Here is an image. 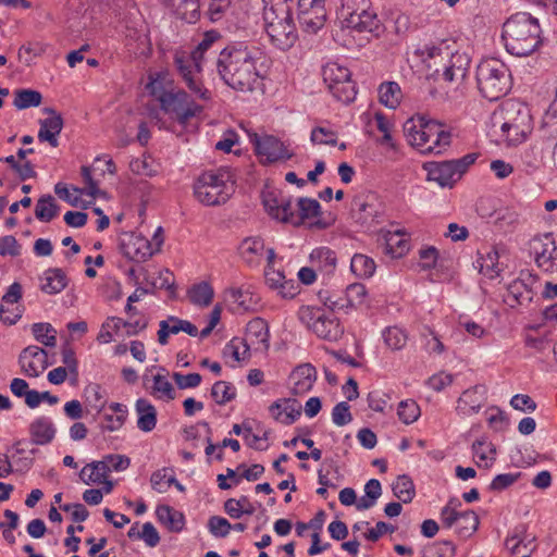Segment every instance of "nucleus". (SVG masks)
<instances>
[{
	"label": "nucleus",
	"instance_id": "nucleus-1",
	"mask_svg": "<svg viewBox=\"0 0 557 557\" xmlns=\"http://www.w3.org/2000/svg\"><path fill=\"white\" fill-rule=\"evenodd\" d=\"M216 67L227 86L238 91H252L264 76L267 55L253 44L235 41L220 52Z\"/></svg>",
	"mask_w": 557,
	"mask_h": 557
},
{
	"label": "nucleus",
	"instance_id": "nucleus-2",
	"mask_svg": "<svg viewBox=\"0 0 557 557\" xmlns=\"http://www.w3.org/2000/svg\"><path fill=\"white\" fill-rule=\"evenodd\" d=\"M502 38L510 54L516 57L532 54L542 44L537 18L525 12L511 15L504 23Z\"/></svg>",
	"mask_w": 557,
	"mask_h": 557
},
{
	"label": "nucleus",
	"instance_id": "nucleus-3",
	"mask_svg": "<svg viewBox=\"0 0 557 557\" xmlns=\"http://www.w3.org/2000/svg\"><path fill=\"white\" fill-rule=\"evenodd\" d=\"M407 141L422 153L438 154L451 144V133L446 126L424 115L408 119L404 124Z\"/></svg>",
	"mask_w": 557,
	"mask_h": 557
},
{
	"label": "nucleus",
	"instance_id": "nucleus-4",
	"mask_svg": "<svg viewBox=\"0 0 557 557\" xmlns=\"http://www.w3.org/2000/svg\"><path fill=\"white\" fill-rule=\"evenodd\" d=\"M420 55L426 67L433 70L431 76L435 81L461 82L468 72L470 60L466 53L453 52L445 42L438 46H425Z\"/></svg>",
	"mask_w": 557,
	"mask_h": 557
},
{
	"label": "nucleus",
	"instance_id": "nucleus-5",
	"mask_svg": "<svg viewBox=\"0 0 557 557\" xmlns=\"http://www.w3.org/2000/svg\"><path fill=\"white\" fill-rule=\"evenodd\" d=\"M263 20L265 32L271 41L281 50L294 46L298 36L287 0H263Z\"/></svg>",
	"mask_w": 557,
	"mask_h": 557
},
{
	"label": "nucleus",
	"instance_id": "nucleus-6",
	"mask_svg": "<svg viewBox=\"0 0 557 557\" xmlns=\"http://www.w3.org/2000/svg\"><path fill=\"white\" fill-rule=\"evenodd\" d=\"M235 183L233 172L226 166H221L200 174L194 185V194L205 206H219L230 199Z\"/></svg>",
	"mask_w": 557,
	"mask_h": 557
},
{
	"label": "nucleus",
	"instance_id": "nucleus-7",
	"mask_svg": "<svg viewBox=\"0 0 557 557\" xmlns=\"http://www.w3.org/2000/svg\"><path fill=\"white\" fill-rule=\"evenodd\" d=\"M476 83L482 96L496 101L511 88V75L506 64L496 58L482 60L476 67Z\"/></svg>",
	"mask_w": 557,
	"mask_h": 557
},
{
	"label": "nucleus",
	"instance_id": "nucleus-8",
	"mask_svg": "<svg viewBox=\"0 0 557 557\" xmlns=\"http://www.w3.org/2000/svg\"><path fill=\"white\" fill-rule=\"evenodd\" d=\"M149 86L151 94L159 100L161 109L182 125H185L202 110V107L197 104L185 90H161L159 92L158 81H152Z\"/></svg>",
	"mask_w": 557,
	"mask_h": 557
},
{
	"label": "nucleus",
	"instance_id": "nucleus-9",
	"mask_svg": "<svg viewBox=\"0 0 557 557\" xmlns=\"http://www.w3.org/2000/svg\"><path fill=\"white\" fill-rule=\"evenodd\" d=\"M298 319L323 341L335 343L344 335V326L339 319L322 308L302 306L298 310Z\"/></svg>",
	"mask_w": 557,
	"mask_h": 557
},
{
	"label": "nucleus",
	"instance_id": "nucleus-10",
	"mask_svg": "<svg viewBox=\"0 0 557 557\" xmlns=\"http://www.w3.org/2000/svg\"><path fill=\"white\" fill-rule=\"evenodd\" d=\"M343 27L377 34L381 21L370 0H343L338 12Z\"/></svg>",
	"mask_w": 557,
	"mask_h": 557
},
{
	"label": "nucleus",
	"instance_id": "nucleus-11",
	"mask_svg": "<svg viewBox=\"0 0 557 557\" xmlns=\"http://www.w3.org/2000/svg\"><path fill=\"white\" fill-rule=\"evenodd\" d=\"M476 159V153H468L459 159L428 162L424 169L429 181H434L442 187H453Z\"/></svg>",
	"mask_w": 557,
	"mask_h": 557
},
{
	"label": "nucleus",
	"instance_id": "nucleus-12",
	"mask_svg": "<svg viewBox=\"0 0 557 557\" xmlns=\"http://www.w3.org/2000/svg\"><path fill=\"white\" fill-rule=\"evenodd\" d=\"M322 76L329 90L338 101L349 103L355 100L356 85L351 81V73L347 67L330 62L323 66Z\"/></svg>",
	"mask_w": 557,
	"mask_h": 557
},
{
	"label": "nucleus",
	"instance_id": "nucleus-13",
	"mask_svg": "<svg viewBox=\"0 0 557 557\" xmlns=\"http://www.w3.org/2000/svg\"><path fill=\"white\" fill-rule=\"evenodd\" d=\"M174 65L191 95L203 101L211 99V91L205 87L201 81V67L187 57V51L175 52Z\"/></svg>",
	"mask_w": 557,
	"mask_h": 557
},
{
	"label": "nucleus",
	"instance_id": "nucleus-14",
	"mask_svg": "<svg viewBox=\"0 0 557 557\" xmlns=\"http://www.w3.org/2000/svg\"><path fill=\"white\" fill-rule=\"evenodd\" d=\"M250 141L263 164L289 160L294 156L283 141L272 135L259 136L255 133L250 135Z\"/></svg>",
	"mask_w": 557,
	"mask_h": 557
},
{
	"label": "nucleus",
	"instance_id": "nucleus-15",
	"mask_svg": "<svg viewBox=\"0 0 557 557\" xmlns=\"http://www.w3.org/2000/svg\"><path fill=\"white\" fill-rule=\"evenodd\" d=\"M298 20L308 34H317L326 22L325 0H299Z\"/></svg>",
	"mask_w": 557,
	"mask_h": 557
},
{
	"label": "nucleus",
	"instance_id": "nucleus-16",
	"mask_svg": "<svg viewBox=\"0 0 557 557\" xmlns=\"http://www.w3.org/2000/svg\"><path fill=\"white\" fill-rule=\"evenodd\" d=\"M532 249L540 269L547 273H557V245L553 234L534 238Z\"/></svg>",
	"mask_w": 557,
	"mask_h": 557
},
{
	"label": "nucleus",
	"instance_id": "nucleus-17",
	"mask_svg": "<svg viewBox=\"0 0 557 557\" xmlns=\"http://www.w3.org/2000/svg\"><path fill=\"white\" fill-rule=\"evenodd\" d=\"M505 547L515 557H529L536 548L535 536L529 534L527 525H516L505 540Z\"/></svg>",
	"mask_w": 557,
	"mask_h": 557
},
{
	"label": "nucleus",
	"instance_id": "nucleus-18",
	"mask_svg": "<svg viewBox=\"0 0 557 557\" xmlns=\"http://www.w3.org/2000/svg\"><path fill=\"white\" fill-rule=\"evenodd\" d=\"M351 213L357 223L368 227L381 224L384 220L381 205L373 198L364 200L356 197L351 203Z\"/></svg>",
	"mask_w": 557,
	"mask_h": 557
},
{
	"label": "nucleus",
	"instance_id": "nucleus-19",
	"mask_svg": "<svg viewBox=\"0 0 557 557\" xmlns=\"http://www.w3.org/2000/svg\"><path fill=\"white\" fill-rule=\"evenodd\" d=\"M536 282V276L529 272H521L520 277L508 285L506 301L511 307L515 305H528L533 300L534 290L532 284Z\"/></svg>",
	"mask_w": 557,
	"mask_h": 557
},
{
	"label": "nucleus",
	"instance_id": "nucleus-20",
	"mask_svg": "<svg viewBox=\"0 0 557 557\" xmlns=\"http://www.w3.org/2000/svg\"><path fill=\"white\" fill-rule=\"evenodd\" d=\"M18 362L27 376L37 377L48 367L47 352L38 346H28L20 354Z\"/></svg>",
	"mask_w": 557,
	"mask_h": 557
},
{
	"label": "nucleus",
	"instance_id": "nucleus-21",
	"mask_svg": "<svg viewBox=\"0 0 557 557\" xmlns=\"http://www.w3.org/2000/svg\"><path fill=\"white\" fill-rule=\"evenodd\" d=\"M172 15L194 24L200 18L199 0H158Z\"/></svg>",
	"mask_w": 557,
	"mask_h": 557
},
{
	"label": "nucleus",
	"instance_id": "nucleus-22",
	"mask_svg": "<svg viewBox=\"0 0 557 557\" xmlns=\"http://www.w3.org/2000/svg\"><path fill=\"white\" fill-rule=\"evenodd\" d=\"M122 253L129 260L143 262L150 258L154 250L151 243L139 235H129L121 243Z\"/></svg>",
	"mask_w": 557,
	"mask_h": 557
},
{
	"label": "nucleus",
	"instance_id": "nucleus-23",
	"mask_svg": "<svg viewBox=\"0 0 557 557\" xmlns=\"http://www.w3.org/2000/svg\"><path fill=\"white\" fill-rule=\"evenodd\" d=\"M302 407L294 398H281L274 401L269 411L271 417L285 425H290L301 416Z\"/></svg>",
	"mask_w": 557,
	"mask_h": 557
},
{
	"label": "nucleus",
	"instance_id": "nucleus-24",
	"mask_svg": "<svg viewBox=\"0 0 557 557\" xmlns=\"http://www.w3.org/2000/svg\"><path fill=\"white\" fill-rule=\"evenodd\" d=\"M317 380V370L310 363H304L296 367L290 375L289 381L292 383L290 392L295 396H302L311 391Z\"/></svg>",
	"mask_w": 557,
	"mask_h": 557
},
{
	"label": "nucleus",
	"instance_id": "nucleus-25",
	"mask_svg": "<svg viewBox=\"0 0 557 557\" xmlns=\"http://www.w3.org/2000/svg\"><path fill=\"white\" fill-rule=\"evenodd\" d=\"M55 428L48 417H39L29 424L30 442L35 445H48L55 436Z\"/></svg>",
	"mask_w": 557,
	"mask_h": 557
},
{
	"label": "nucleus",
	"instance_id": "nucleus-26",
	"mask_svg": "<svg viewBox=\"0 0 557 557\" xmlns=\"http://www.w3.org/2000/svg\"><path fill=\"white\" fill-rule=\"evenodd\" d=\"M40 289L48 295H55L66 288L69 278L65 272L60 268L47 269L41 277Z\"/></svg>",
	"mask_w": 557,
	"mask_h": 557
},
{
	"label": "nucleus",
	"instance_id": "nucleus-27",
	"mask_svg": "<svg viewBox=\"0 0 557 557\" xmlns=\"http://www.w3.org/2000/svg\"><path fill=\"white\" fill-rule=\"evenodd\" d=\"M135 410L138 416L137 428L143 432H150L157 424V409L146 398L136 400Z\"/></svg>",
	"mask_w": 557,
	"mask_h": 557
},
{
	"label": "nucleus",
	"instance_id": "nucleus-28",
	"mask_svg": "<svg viewBox=\"0 0 557 557\" xmlns=\"http://www.w3.org/2000/svg\"><path fill=\"white\" fill-rule=\"evenodd\" d=\"M310 262L318 271L330 275L335 271L337 258L331 248L319 247L310 253Z\"/></svg>",
	"mask_w": 557,
	"mask_h": 557
},
{
	"label": "nucleus",
	"instance_id": "nucleus-29",
	"mask_svg": "<svg viewBox=\"0 0 557 557\" xmlns=\"http://www.w3.org/2000/svg\"><path fill=\"white\" fill-rule=\"evenodd\" d=\"M40 128L38 132V139L40 141H47L51 147H58V136L63 128V119L61 115L50 116L40 120Z\"/></svg>",
	"mask_w": 557,
	"mask_h": 557
},
{
	"label": "nucleus",
	"instance_id": "nucleus-30",
	"mask_svg": "<svg viewBox=\"0 0 557 557\" xmlns=\"http://www.w3.org/2000/svg\"><path fill=\"white\" fill-rule=\"evenodd\" d=\"M480 386L465 391L458 399L457 411L463 417L479 412L483 404V397L480 395Z\"/></svg>",
	"mask_w": 557,
	"mask_h": 557
},
{
	"label": "nucleus",
	"instance_id": "nucleus-31",
	"mask_svg": "<svg viewBox=\"0 0 557 557\" xmlns=\"http://www.w3.org/2000/svg\"><path fill=\"white\" fill-rule=\"evenodd\" d=\"M263 251L264 242L261 237L258 236L245 238L239 246V252L245 262L249 265L258 264L259 257L262 256Z\"/></svg>",
	"mask_w": 557,
	"mask_h": 557
},
{
	"label": "nucleus",
	"instance_id": "nucleus-32",
	"mask_svg": "<svg viewBox=\"0 0 557 557\" xmlns=\"http://www.w3.org/2000/svg\"><path fill=\"white\" fill-rule=\"evenodd\" d=\"M109 473L104 459L86 465L79 472V478L85 484L102 483Z\"/></svg>",
	"mask_w": 557,
	"mask_h": 557
},
{
	"label": "nucleus",
	"instance_id": "nucleus-33",
	"mask_svg": "<svg viewBox=\"0 0 557 557\" xmlns=\"http://www.w3.org/2000/svg\"><path fill=\"white\" fill-rule=\"evenodd\" d=\"M228 299L234 304L237 311H252L258 305L259 298L248 289L231 288L228 290Z\"/></svg>",
	"mask_w": 557,
	"mask_h": 557
},
{
	"label": "nucleus",
	"instance_id": "nucleus-34",
	"mask_svg": "<svg viewBox=\"0 0 557 557\" xmlns=\"http://www.w3.org/2000/svg\"><path fill=\"white\" fill-rule=\"evenodd\" d=\"M403 98L400 86L396 82H385L379 87L380 102L389 109H396Z\"/></svg>",
	"mask_w": 557,
	"mask_h": 557
},
{
	"label": "nucleus",
	"instance_id": "nucleus-35",
	"mask_svg": "<svg viewBox=\"0 0 557 557\" xmlns=\"http://www.w3.org/2000/svg\"><path fill=\"white\" fill-rule=\"evenodd\" d=\"M502 114L504 120L503 124L530 123L528 108L518 102H506L503 107Z\"/></svg>",
	"mask_w": 557,
	"mask_h": 557
},
{
	"label": "nucleus",
	"instance_id": "nucleus-36",
	"mask_svg": "<svg viewBox=\"0 0 557 557\" xmlns=\"http://www.w3.org/2000/svg\"><path fill=\"white\" fill-rule=\"evenodd\" d=\"M60 211L59 205L51 195L41 196L36 203L35 216L41 222L52 221Z\"/></svg>",
	"mask_w": 557,
	"mask_h": 557
},
{
	"label": "nucleus",
	"instance_id": "nucleus-37",
	"mask_svg": "<svg viewBox=\"0 0 557 557\" xmlns=\"http://www.w3.org/2000/svg\"><path fill=\"white\" fill-rule=\"evenodd\" d=\"M188 298L191 304L200 307H208L213 299L214 292L208 282H200L188 289Z\"/></svg>",
	"mask_w": 557,
	"mask_h": 557
},
{
	"label": "nucleus",
	"instance_id": "nucleus-38",
	"mask_svg": "<svg viewBox=\"0 0 557 557\" xmlns=\"http://www.w3.org/2000/svg\"><path fill=\"white\" fill-rule=\"evenodd\" d=\"M297 226L304 224L306 220L321 215V206L317 199L301 197L297 201Z\"/></svg>",
	"mask_w": 557,
	"mask_h": 557
},
{
	"label": "nucleus",
	"instance_id": "nucleus-39",
	"mask_svg": "<svg viewBox=\"0 0 557 557\" xmlns=\"http://www.w3.org/2000/svg\"><path fill=\"white\" fill-rule=\"evenodd\" d=\"M392 491L394 496L404 504L410 503L416 495L414 484L406 474L397 476L396 481L392 484Z\"/></svg>",
	"mask_w": 557,
	"mask_h": 557
},
{
	"label": "nucleus",
	"instance_id": "nucleus-40",
	"mask_svg": "<svg viewBox=\"0 0 557 557\" xmlns=\"http://www.w3.org/2000/svg\"><path fill=\"white\" fill-rule=\"evenodd\" d=\"M224 511L233 519H239L243 515H252L255 507L247 496H240L238 499L228 498L224 502Z\"/></svg>",
	"mask_w": 557,
	"mask_h": 557
},
{
	"label": "nucleus",
	"instance_id": "nucleus-41",
	"mask_svg": "<svg viewBox=\"0 0 557 557\" xmlns=\"http://www.w3.org/2000/svg\"><path fill=\"white\" fill-rule=\"evenodd\" d=\"M350 270L358 277H370L375 271L373 259L362 253H356L350 261Z\"/></svg>",
	"mask_w": 557,
	"mask_h": 557
},
{
	"label": "nucleus",
	"instance_id": "nucleus-42",
	"mask_svg": "<svg viewBox=\"0 0 557 557\" xmlns=\"http://www.w3.org/2000/svg\"><path fill=\"white\" fill-rule=\"evenodd\" d=\"M42 96L39 91L34 89H18L15 91L13 106L17 110H24L30 107L40 106Z\"/></svg>",
	"mask_w": 557,
	"mask_h": 557
},
{
	"label": "nucleus",
	"instance_id": "nucleus-43",
	"mask_svg": "<svg viewBox=\"0 0 557 557\" xmlns=\"http://www.w3.org/2000/svg\"><path fill=\"white\" fill-rule=\"evenodd\" d=\"M500 129L508 144L518 145L530 132V123L502 124Z\"/></svg>",
	"mask_w": 557,
	"mask_h": 557
},
{
	"label": "nucleus",
	"instance_id": "nucleus-44",
	"mask_svg": "<svg viewBox=\"0 0 557 557\" xmlns=\"http://www.w3.org/2000/svg\"><path fill=\"white\" fill-rule=\"evenodd\" d=\"M157 515L159 520L169 524L172 531L178 532L184 527V516L168 505L159 506Z\"/></svg>",
	"mask_w": 557,
	"mask_h": 557
},
{
	"label": "nucleus",
	"instance_id": "nucleus-45",
	"mask_svg": "<svg viewBox=\"0 0 557 557\" xmlns=\"http://www.w3.org/2000/svg\"><path fill=\"white\" fill-rule=\"evenodd\" d=\"M366 296L367 288L363 284L354 283L348 285L344 296V301L347 310L363 305Z\"/></svg>",
	"mask_w": 557,
	"mask_h": 557
},
{
	"label": "nucleus",
	"instance_id": "nucleus-46",
	"mask_svg": "<svg viewBox=\"0 0 557 557\" xmlns=\"http://www.w3.org/2000/svg\"><path fill=\"white\" fill-rule=\"evenodd\" d=\"M384 250L392 258H400L409 250V244L399 234H388L385 238Z\"/></svg>",
	"mask_w": 557,
	"mask_h": 557
},
{
	"label": "nucleus",
	"instance_id": "nucleus-47",
	"mask_svg": "<svg viewBox=\"0 0 557 557\" xmlns=\"http://www.w3.org/2000/svg\"><path fill=\"white\" fill-rule=\"evenodd\" d=\"M211 397L218 405H225L236 397V389L228 382L218 381L211 388Z\"/></svg>",
	"mask_w": 557,
	"mask_h": 557
},
{
	"label": "nucleus",
	"instance_id": "nucleus-48",
	"mask_svg": "<svg viewBox=\"0 0 557 557\" xmlns=\"http://www.w3.org/2000/svg\"><path fill=\"white\" fill-rule=\"evenodd\" d=\"M32 332L35 338L47 347H54L57 344L55 330L49 323H34Z\"/></svg>",
	"mask_w": 557,
	"mask_h": 557
},
{
	"label": "nucleus",
	"instance_id": "nucleus-49",
	"mask_svg": "<svg viewBox=\"0 0 557 557\" xmlns=\"http://www.w3.org/2000/svg\"><path fill=\"white\" fill-rule=\"evenodd\" d=\"M247 337L251 343H265L269 337L268 324L263 319L257 318L247 324Z\"/></svg>",
	"mask_w": 557,
	"mask_h": 557
},
{
	"label": "nucleus",
	"instance_id": "nucleus-50",
	"mask_svg": "<svg viewBox=\"0 0 557 557\" xmlns=\"http://www.w3.org/2000/svg\"><path fill=\"white\" fill-rule=\"evenodd\" d=\"M385 344L393 350H400L407 344V334L403 329L397 326L386 327L383 332Z\"/></svg>",
	"mask_w": 557,
	"mask_h": 557
},
{
	"label": "nucleus",
	"instance_id": "nucleus-51",
	"mask_svg": "<svg viewBox=\"0 0 557 557\" xmlns=\"http://www.w3.org/2000/svg\"><path fill=\"white\" fill-rule=\"evenodd\" d=\"M456 527L460 536H470L479 527V517L473 510L462 511L460 521L457 522Z\"/></svg>",
	"mask_w": 557,
	"mask_h": 557
},
{
	"label": "nucleus",
	"instance_id": "nucleus-52",
	"mask_svg": "<svg viewBox=\"0 0 557 557\" xmlns=\"http://www.w3.org/2000/svg\"><path fill=\"white\" fill-rule=\"evenodd\" d=\"M397 414L405 424H411L420 417V407L412 399L401 400L398 405Z\"/></svg>",
	"mask_w": 557,
	"mask_h": 557
},
{
	"label": "nucleus",
	"instance_id": "nucleus-53",
	"mask_svg": "<svg viewBox=\"0 0 557 557\" xmlns=\"http://www.w3.org/2000/svg\"><path fill=\"white\" fill-rule=\"evenodd\" d=\"M152 393L158 398L173 400L175 398V389L165 375L157 374L153 376Z\"/></svg>",
	"mask_w": 557,
	"mask_h": 557
},
{
	"label": "nucleus",
	"instance_id": "nucleus-54",
	"mask_svg": "<svg viewBox=\"0 0 557 557\" xmlns=\"http://www.w3.org/2000/svg\"><path fill=\"white\" fill-rule=\"evenodd\" d=\"M129 170L136 175L152 177L158 174V169L150 157L144 156L141 159L132 160Z\"/></svg>",
	"mask_w": 557,
	"mask_h": 557
},
{
	"label": "nucleus",
	"instance_id": "nucleus-55",
	"mask_svg": "<svg viewBox=\"0 0 557 557\" xmlns=\"http://www.w3.org/2000/svg\"><path fill=\"white\" fill-rule=\"evenodd\" d=\"M455 546L449 541L433 543L423 550V557H454Z\"/></svg>",
	"mask_w": 557,
	"mask_h": 557
},
{
	"label": "nucleus",
	"instance_id": "nucleus-56",
	"mask_svg": "<svg viewBox=\"0 0 557 557\" xmlns=\"http://www.w3.org/2000/svg\"><path fill=\"white\" fill-rule=\"evenodd\" d=\"M275 219L280 220L284 223H290L294 226H297V211L293 208V202L290 198H281L278 211L275 213Z\"/></svg>",
	"mask_w": 557,
	"mask_h": 557
},
{
	"label": "nucleus",
	"instance_id": "nucleus-57",
	"mask_svg": "<svg viewBox=\"0 0 557 557\" xmlns=\"http://www.w3.org/2000/svg\"><path fill=\"white\" fill-rule=\"evenodd\" d=\"M310 139L314 145L335 146L337 144V134L330 128L317 126L311 131Z\"/></svg>",
	"mask_w": 557,
	"mask_h": 557
},
{
	"label": "nucleus",
	"instance_id": "nucleus-58",
	"mask_svg": "<svg viewBox=\"0 0 557 557\" xmlns=\"http://www.w3.org/2000/svg\"><path fill=\"white\" fill-rule=\"evenodd\" d=\"M519 222V214L512 209H504L497 212L496 225L505 232L511 231Z\"/></svg>",
	"mask_w": 557,
	"mask_h": 557
},
{
	"label": "nucleus",
	"instance_id": "nucleus-59",
	"mask_svg": "<svg viewBox=\"0 0 557 557\" xmlns=\"http://www.w3.org/2000/svg\"><path fill=\"white\" fill-rule=\"evenodd\" d=\"M208 530L215 537H226L232 530V524L223 517L212 516L208 520Z\"/></svg>",
	"mask_w": 557,
	"mask_h": 557
},
{
	"label": "nucleus",
	"instance_id": "nucleus-60",
	"mask_svg": "<svg viewBox=\"0 0 557 557\" xmlns=\"http://www.w3.org/2000/svg\"><path fill=\"white\" fill-rule=\"evenodd\" d=\"M332 421L337 426L347 425L352 421L350 406L346 401L336 404L332 410Z\"/></svg>",
	"mask_w": 557,
	"mask_h": 557
},
{
	"label": "nucleus",
	"instance_id": "nucleus-61",
	"mask_svg": "<svg viewBox=\"0 0 557 557\" xmlns=\"http://www.w3.org/2000/svg\"><path fill=\"white\" fill-rule=\"evenodd\" d=\"M172 473L174 471L171 468H163L153 472L150 478L152 488L159 493L166 492L169 488L168 479Z\"/></svg>",
	"mask_w": 557,
	"mask_h": 557
},
{
	"label": "nucleus",
	"instance_id": "nucleus-62",
	"mask_svg": "<svg viewBox=\"0 0 557 557\" xmlns=\"http://www.w3.org/2000/svg\"><path fill=\"white\" fill-rule=\"evenodd\" d=\"M521 473H502L496 475L490 484V490L494 492H500L511 486L518 481Z\"/></svg>",
	"mask_w": 557,
	"mask_h": 557
},
{
	"label": "nucleus",
	"instance_id": "nucleus-63",
	"mask_svg": "<svg viewBox=\"0 0 557 557\" xmlns=\"http://www.w3.org/2000/svg\"><path fill=\"white\" fill-rule=\"evenodd\" d=\"M231 4L232 0H211L207 12L209 18L212 22L222 20Z\"/></svg>",
	"mask_w": 557,
	"mask_h": 557
},
{
	"label": "nucleus",
	"instance_id": "nucleus-64",
	"mask_svg": "<svg viewBox=\"0 0 557 557\" xmlns=\"http://www.w3.org/2000/svg\"><path fill=\"white\" fill-rule=\"evenodd\" d=\"M490 411L491 414L487 418L490 426L495 431H503L506 429L509 423L506 412L498 407H492Z\"/></svg>",
	"mask_w": 557,
	"mask_h": 557
}]
</instances>
